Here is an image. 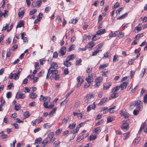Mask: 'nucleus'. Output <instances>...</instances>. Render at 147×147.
<instances>
[{
  "mask_svg": "<svg viewBox=\"0 0 147 147\" xmlns=\"http://www.w3.org/2000/svg\"><path fill=\"white\" fill-rule=\"evenodd\" d=\"M95 107L96 105L94 103L92 105H90L87 107V111H89L92 109H94L95 108Z\"/></svg>",
  "mask_w": 147,
  "mask_h": 147,
  "instance_id": "nucleus-16",
  "label": "nucleus"
},
{
  "mask_svg": "<svg viewBox=\"0 0 147 147\" xmlns=\"http://www.w3.org/2000/svg\"><path fill=\"white\" fill-rule=\"evenodd\" d=\"M96 135H90L89 138V140H95L96 138Z\"/></svg>",
  "mask_w": 147,
  "mask_h": 147,
  "instance_id": "nucleus-30",
  "label": "nucleus"
},
{
  "mask_svg": "<svg viewBox=\"0 0 147 147\" xmlns=\"http://www.w3.org/2000/svg\"><path fill=\"white\" fill-rule=\"evenodd\" d=\"M88 45L89 48H92L94 45V44L93 42H91L88 44Z\"/></svg>",
  "mask_w": 147,
  "mask_h": 147,
  "instance_id": "nucleus-53",
  "label": "nucleus"
},
{
  "mask_svg": "<svg viewBox=\"0 0 147 147\" xmlns=\"http://www.w3.org/2000/svg\"><path fill=\"white\" fill-rule=\"evenodd\" d=\"M21 8L20 9L19 12L18 13V15L19 17H22L24 13V10L23 9L21 10Z\"/></svg>",
  "mask_w": 147,
  "mask_h": 147,
  "instance_id": "nucleus-17",
  "label": "nucleus"
},
{
  "mask_svg": "<svg viewBox=\"0 0 147 147\" xmlns=\"http://www.w3.org/2000/svg\"><path fill=\"white\" fill-rule=\"evenodd\" d=\"M84 138V136L83 135H82L79 136L77 140L78 142H79L80 140H82Z\"/></svg>",
  "mask_w": 147,
  "mask_h": 147,
  "instance_id": "nucleus-37",
  "label": "nucleus"
},
{
  "mask_svg": "<svg viewBox=\"0 0 147 147\" xmlns=\"http://www.w3.org/2000/svg\"><path fill=\"white\" fill-rule=\"evenodd\" d=\"M124 35V32H121L120 31L119 32V34H118L117 35V37L119 38H122Z\"/></svg>",
  "mask_w": 147,
  "mask_h": 147,
  "instance_id": "nucleus-28",
  "label": "nucleus"
},
{
  "mask_svg": "<svg viewBox=\"0 0 147 147\" xmlns=\"http://www.w3.org/2000/svg\"><path fill=\"white\" fill-rule=\"evenodd\" d=\"M69 61V60H67V59H66L65 61H64V65L67 67H69L71 65V63Z\"/></svg>",
  "mask_w": 147,
  "mask_h": 147,
  "instance_id": "nucleus-13",
  "label": "nucleus"
},
{
  "mask_svg": "<svg viewBox=\"0 0 147 147\" xmlns=\"http://www.w3.org/2000/svg\"><path fill=\"white\" fill-rule=\"evenodd\" d=\"M93 98L94 96L92 94H90L87 95L86 97V99L87 100V103H89L90 102L89 100Z\"/></svg>",
  "mask_w": 147,
  "mask_h": 147,
  "instance_id": "nucleus-8",
  "label": "nucleus"
},
{
  "mask_svg": "<svg viewBox=\"0 0 147 147\" xmlns=\"http://www.w3.org/2000/svg\"><path fill=\"white\" fill-rule=\"evenodd\" d=\"M69 117H67L64 118L62 120L63 124H65L67 122V120L69 119Z\"/></svg>",
  "mask_w": 147,
  "mask_h": 147,
  "instance_id": "nucleus-31",
  "label": "nucleus"
},
{
  "mask_svg": "<svg viewBox=\"0 0 147 147\" xmlns=\"http://www.w3.org/2000/svg\"><path fill=\"white\" fill-rule=\"evenodd\" d=\"M101 128L100 127H98L94 129V131L96 133H99L101 131Z\"/></svg>",
  "mask_w": 147,
  "mask_h": 147,
  "instance_id": "nucleus-27",
  "label": "nucleus"
},
{
  "mask_svg": "<svg viewBox=\"0 0 147 147\" xmlns=\"http://www.w3.org/2000/svg\"><path fill=\"white\" fill-rule=\"evenodd\" d=\"M112 93L111 95V97L112 99L115 98L119 96V94L117 92H112Z\"/></svg>",
  "mask_w": 147,
  "mask_h": 147,
  "instance_id": "nucleus-18",
  "label": "nucleus"
},
{
  "mask_svg": "<svg viewBox=\"0 0 147 147\" xmlns=\"http://www.w3.org/2000/svg\"><path fill=\"white\" fill-rule=\"evenodd\" d=\"M136 30L138 31H140L142 29V26H141V24H138V26L136 27Z\"/></svg>",
  "mask_w": 147,
  "mask_h": 147,
  "instance_id": "nucleus-56",
  "label": "nucleus"
},
{
  "mask_svg": "<svg viewBox=\"0 0 147 147\" xmlns=\"http://www.w3.org/2000/svg\"><path fill=\"white\" fill-rule=\"evenodd\" d=\"M118 60V57L117 55H115L114 56L113 62H115Z\"/></svg>",
  "mask_w": 147,
  "mask_h": 147,
  "instance_id": "nucleus-41",
  "label": "nucleus"
},
{
  "mask_svg": "<svg viewBox=\"0 0 147 147\" xmlns=\"http://www.w3.org/2000/svg\"><path fill=\"white\" fill-rule=\"evenodd\" d=\"M9 25L7 24H5V26H3L1 30V31H3L5 30L6 29L7 30L8 28L7 27H8Z\"/></svg>",
  "mask_w": 147,
  "mask_h": 147,
  "instance_id": "nucleus-54",
  "label": "nucleus"
},
{
  "mask_svg": "<svg viewBox=\"0 0 147 147\" xmlns=\"http://www.w3.org/2000/svg\"><path fill=\"white\" fill-rule=\"evenodd\" d=\"M24 25V22L23 20L20 21L18 23L16 28L18 27H21Z\"/></svg>",
  "mask_w": 147,
  "mask_h": 147,
  "instance_id": "nucleus-21",
  "label": "nucleus"
},
{
  "mask_svg": "<svg viewBox=\"0 0 147 147\" xmlns=\"http://www.w3.org/2000/svg\"><path fill=\"white\" fill-rule=\"evenodd\" d=\"M52 126L49 123H47L44 124L43 127L45 128H49Z\"/></svg>",
  "mask_w": 147,
  "mask_h": 147,
  "instance_id": "nucleus-29",
  "label": "nucleus"
},
{
  "mask_svg": "<svg viewBox=\"0 0 147 147\" xmlns=\"http://www.w3.org/2000/svg\"><path fill=\"white\" fill-rule=\"evenodd\" d=\"M78 21V20L77 18H75V19H71L70 22L71 23L75 24Z\"/></svg>",
  "mask_w": 147,
  "mask_h": 147,
  "instance_id": "nucleus-33",
  "label": "nucleus"
},
{
  "mask_svg": "<svg viewBox=\"0 0 147 147\" xmlns=\"http://www.w3.org/2000/svg\"><path fill=\"white\" fill-rule=\"evenodd\" d=\"M75 47V45H72L67 49V51L68 52H70L74 50Z\"/></svg>",
  "mask_w": 147,
  "mask_h": 147,
  "instance_id": "nucleus-20",
  "label": "nucleus"
},
{
  "mask_svg": "<svg viewBox=\"0 0 147 147\" xmlns=\"http://www.w3.org/2000/svg\"><path fill=\"white\" fill-rule=\"evenodd\" d=\"M121 129L124 131H126L129 128V125L127 122V121L123 120L122 121V124L121 126Z\"/></svg>",
  "mask_w": 147,
  "mask_h": 147,
  "instance_id": "nucleus-2",
  "label": "nucleus"
},
{
  "mask_svg": "<svg viewBox=\"0 0 147 147\" xmlns=\"http://www.w3.org/2000/svg\"><path fill=\"white\" fill-rule=\"evenodd\" d=\"M91 84V83L87 82L84 85V87L85 88H87L90 86Z\"/></svg>",
  "mask_w": 147,
  "mask_h": 147,
  "instance_id": "nucleus-55",
  "label": "nucleus"
},
{
  "mask_svg": "<svg viewBox=\"0 0 147 147\" xmlns=\"http://www.w3.org/2000/svg\"><path fill=\"white\" fill-rule=\"evenodd\" d=\"M29 114V112L28 111H26L24 113V115L25 118H28L29 117L30 115Z\"/></svg>",
  "mask_w": 147,
  "mask_h": 147,
  "instance_id": "nucleus-44",
  "label": "nucleus"
},
{
  "mask_svg": "<svg viewBox=\"0 0 147 147\" xmlns=\"http://www.w3.org/2000/svg\"><path fill=\"white\" fill-rule=\"evenodd\" d=\"M106 32V30L105 29H100L96 32V35H100L105 33Z\"/></svg>",
  "mask_w": 147,
  "mask_h": 147,
  "instance_id": "nucleus-10",
  "label": "nucleus"
},
{
  "mask_svg": "<svg viewBox=\"0 0 147 147\" xmlns=\"http://www.w3.org/2000/svg\"><path fill=\"white\" fill-rule=\"evenodd\" d=\"M129 134L130 133L129 132H126V133L125 134H124V138L123 139L125 140L128 139L129 137Z\"/></svg>",
  "mask_w": 147,
  "mask_h": 147,
  "instance_id": "nucleus-32",
  "label": "nucleus"
},
{
  "mask_svg": "<svg viewBox=\"0 0 147 147\" xmlns=\"http://www.w3.org/2000/svg\"><path fill=\"white\" fill-rule=\"evenodd\" d=\"M115 106H114L113 107H111L109 109V111H110V113H111L114 112V109L115 108Z\"/></svg>",
  "mask_w": 147,
  "mask_h": 147,
  "instance_id": "nucleus-57",
  "label": "nucleus"
},
{
  "mask_svg": "<svg viewBox=\"0 0 147 147\" xmlns=\"http://www.w3.org/2000/svg\"><path fill=\"white\" fill-rule=\"evenodd\" d=\"M57 109V107L54 108L52 111L50 112L49 116L51 117L52 116H53V114L55 113Z\"/></svg>",
  "mask_w": 147,
  "mask_h": 147,
  "instance_id": "nucleus-24",
  "label": "nucleus"
},
{
  "mask_svg": "<svg viewBox=\"0 0 147 147\" xmlns=\"http://www.w3.org/2000/svg\"><path fill=\"white\" fill-rule=\"evenodd\" d=\"M76 126V123H73L70 124L69 126V127L71 129H73Z\"/></svg>",
  "mask_w": 147,
  "mask_h": 147,
  "instance_id": "nucleus-40",
  "label": "nucleus"
},
{
  "mask_svg": "<svg viewBox=\"0 0 147 147\" xmlns=\"http://www.w3.org/2000/svg\"><path fill=\"white\" fill-rule=\"evenodd\" d=\"M37 95L35 93H32L29 94V97L31 98L34 99L36 98Z\"/></svg>",
  "mask_w": 147,
  "mask_h": 147,
  "instance_id": "nucleus-23",
  "label": "nucleus"
},
{
  "mask_svg": "<svg viewBox=\"0 0 147 147\" xmlns=\"http://www.w3.org/2000/svg\"><path fill=\"white\" fill-rule=\"evenodd\" d=\"M13 26V24L12 23V24L9 27H7L8 28L7 30V32H9L10 31L12 28Z\"/></svg>",
  "mask_w": 147,
  "mask_h": 147,
  "instance_id": "nucleus-61",
  "label": "nucleus"
},
{
  "mask_svg": "<svg viewBox=\"0 0 147 147\" xmlns=\"http://www.w3.org/2000/svg\"><path fill=\"white\" fill-rule=\"evenodd\" d=\"M36 10L35 9H33L31 10L30 13V15H32L36 12Z\"/></svg>",
  "mask_w": 147,
  "mask_h": 147,
  "instance_id": "nucleus-50",
  "label": "nucleus"
},
{
  "mask_svg": "<svg viewBox=\"0 0 147 147\" xmlns=\"http://www.w3.org/2000/svg\"><path fill=\"white\" fill-rule=\"evenodd\" d=\"M120 88L119 86H117L115 87L112 90V92H116Z\"/></svg>",
  "mask_w": 147,
  "mask_h": 147,
  "instance_id": "nucleus-35",
  "label": "nucleus"
},
{
  "mask_svg": "<svg viewBox=\"0 0 147 147\" xmlns=\"http://www.w3.org/2000/svg\"><path fill=\"white\" fill-rule=\"evenodd\" d=\"M62 131V129H58L55 132L56 134L57 135L60 134Z\"/></svg>",
  "mask_w": 147,
  "mask_h": 147,
  "instance_id": "nucleus-60",
  "label": "nucleus"
},
{
  "mask_svg": "<svg viewBox=\"0 0 147 147\" xmlns=\"http://www.w3.org/2000/svg\"><path fill=\"white\" fill-rule=\"evenodd\" d=\"M82 62V60L81 59H78L76 61V65H79L80 63Z\"/></svg>",
  "mask_w": 147,
  "mask_h": 147,
  "instance_id": "nucleus-47",
  "label": "nucleus"
},
{
  "mask_svg": "<svg viewBox=\"0 0 147 147\" xmlns=\"http://www.w3.org/2000/svg\"><path fill=\"white\" fill-rule=\"evenodd\" d=\"M103 78L102 77H99L95 80L94 82L95 84L94 85L95 87L99 86L100 85V83L102 81Z\"/></svg>",
  "mask_w": 147,
  "mask_h": 147,
  "instance_id": "nucleus-3",
  "label": "nucleus"
},
{
  "mask_svg": "<svg viewBox=\"0 0 147 147\" xmlns=\"http://www.w3.org/2000/svg\"><path fill=\"white\" fill-rule=\"evenodd\" d=\"M141 140V138L140 137H137L135 138L134 140L133 143L134 144H138Z\"/></svg>",
  "mask_w": 147,
  "mask_h": 147,
  "instance_id": "nucleus-22",
  "label": "nucleus"
},
{
  "mask_svg": "<svg viewBox=\"0 0 147 147\" xmlns=\"http://www.w3.org/2000/svg\"><path fill=\"white\" fill-rule=\"evenodd\" d=\"M77 80L78 82L77 87H79L80 86L82 83L83 82L84 80L83 79L81 78L80 76H78L77 78Z\"/></svg>",
  "mask_w": 147,
  "mask_h": 147,
  "instance_id": "nucleus-7",
  "label": "nucleus"
},
{
  "mask_svg": "<svg viewBox=\"0 0 147 147\" xmlns=\"http://www.w3.org/2000/svg\"><path fill=\"white\" fill-rule=\"evenodd\" d=\"M144 102L145 103H147V94H146L144 97Z\"/></svg>",
  "mask_w": 147,
  "mask_h": 147,
  "instance_id": "nucleus-64",
  "label": "nucleus"
},
{
  "mask_svg": "<svg viewBox=\"0 0 147 147\" xmlns=\"http://www.w3.org/2000/svg\"><path fill=\"white\" fill-rule=\"evenodd\" d=\"M146 123H144L141 126L139 130V133L140 132H141L142 130L144 129V127L145 126Z\"/></svg>",
  "mask_w": 147,
  "mask_h": 147,
  "instance_id": "nucleus-48",
  "label": "nucleus"
},
{
  "mask_svg": "<svg viewBox=\"0 0 147 147\" xmlns=\"http://www.w3.org/2000/svg\"><path fill=\"white\" fill-rule=\"evenodd\" d=\"M143 36V33L139 34H137L135 37V38L136 40L139 39L140 38Z\"/></svg>",
  "mask_w": 147,
  "mask_h": 147,
  "instance_id": "nucleus-39",
  "label": "nucleus"
},
{
  "mask_svg": "<svg viewBox=\"0 0 147 147\" xmlns=\"http://www.w3.org/2000/svg\"><path fill=\"white\" fill-rule=\"evenodd\" d=\"M102 111H103V113L104 114H106L109 111L108 110V108L107 107H105L102 108Z\"/></svg>",
  "mask_w": 147,
  "mask_h": 147,
  "instance_id": "nucleus-36",
  "label": "nucleus"
},
{
  "mask_svg": "<svg viewBox=\"0 0 147 147\" xmlns=\"http://www.w3.org/2000/svg\"><path fill=\"white\" fill-rule=\"evenodd\" d=\"M51 9V7H46L45 9V12L47 13H48Z\"/></svg>",
  "mask_w": 147,
  "mask_h": 147,
  "instance_id": "nucleus-49",
  "label": "nucleus"
},
{
  "mask_svg": "<svg viewBox=\"0 0 147 147\" xmlns=\"http://www.w3.org/2000/svg\"><path fill=\"white\" fill-rule=\"evenodd\" d=\"M107 100V97L101 99L100 102L98 103V105H102L105 103Z\"/></svg>",
  "mask_w": 147,
  "mask_h": 147,
  "instance_id": "nucleus-25",
  "label": "nucleus"
},
{
  "mask_svg": "<svg viewBox=\"0 0 147 147\" xmlns=\"http://www.w3.org/2000/svg\"><path fill=\"white\" fill-rule=\"evenodd\" d=\"M127 82H123L119 86L120 88H121V90H123L125 89L127 86Z\"/></svg>",
  "mask_w": 147,
  "mask_h": 147,
  "instance_id": "nucleus-9",
  "label": "nucleus"
},
{
  "mask_svg": "<svg viewBox=\"0 0 147 147\" xmlns=\"http://www.w3.org/2000/svg\"><path fill=\"white\" fill-rule=\"evenodd\" d=\"M111 86V84L109 83H105L104 85V89L105 90H107L109 89Z\"/></svg>",
  "mask_w": 147,
  "mask_h": 147,
  "instance_id": "nucleus-19",
  "label": "nucleus"
},
{
  "mask_svg": "<svg viewBox=\"0 0 147 147\" xmlns=\"http://www.w3.org/2000/svg\"><path fill=\"white\" fill-rule=\"evenodd\" d=\"M109 65L108 63H106L105 64H103L100 65L99 67V70H102L105 68L106 67L108 66Z\"/></svg>",
  "mask_w": 147,
  "mask_h": 147,
  "instance_id": "nucleus-12",
  "label": "nucleus"
},
{
  "mask_svg": "<svg viewBox=\"0 0 147 147\" xmlns=\"http://www.w3.org/2000/svg\"><path fill=\"white\" fill-rule=\"evenodd\" d=\"M54 134L53 132H51L49 134L47 138L49 141V143L53 142L55 140V138L54 137Z\"/></svg>",
  "mask_w": 147,
  "mask_h": 147,
  "instance_id": "nucleus-4",
  "label": "nucleus"
},
{
  "mask_svg": "<svg viewBox=\"0 0 147 147\" xmlns=\"http://www.w3.org/2000/svg\"><path fill=\"white\" fill-rule=\"evenodd\" d=\"M58 66V65L55 62H54L51 65V67L49 69H52L53 68L54 69H57Z\"/></svg>",
  "mask_w": 147,
  "mask_h": 147,
  "instance_id": "nucleus-14",
  "label": "nucleus"
},
{
  "mask_svg": "<svg viewBox=\"0 0 147 147\" xmlns=\"http://www.w3.org/2000/svg\"><path fill=\"white\" fill-rule=\"evenodd\" d=\"M139 110L138 109H135L133 112L134 115H138L139 113Z\"/></svg>",
  "mask_w": 147,
  "mask_h": 147,
  "instance_id": "nucleus-52",
  "label": "nucleus"
},
{
  "mask_svg": "<svg viewBox=\"0 0 147 147\" xmlns=\"http://www.w3.org/2000/svg\"><path fill=\"white\" fill-rule=\"evenodd\" d=\"M35 69H38L40 68L39 63L38 62H36L34 65Z\"/></svg>",
  "mask_w": 147,
  "mask_h": 147,
  "instance_id": "nucleus-58",
  "label": "nucleus"
},
{
  "mask_svg": "<svg viewBox=\"0 0 147 147\" xmlns=\"http://www.w3.org/2000/svg\"><path fill=\"white\" fill-rule=\"evenodd\" d=\"M48 72L49 73V74L52 73L53 74H56L58 73V71L57 70H52V69H49L48 70Z\"/></svg>",
  "mask_w": 147,
  "mask_h": 147,
  "instance_id": "nucleus-15",
  "label": "nucleus"
},
{
  "mask_svg": "<svg viewBox=\"0 0 147 147\" xmlns=\"http://www.w3.org/2000/svg\"><path fill=\"white\" fill-rule=\"evenodd\" d=\"M102 51V50H98L95 51L93 53L92 56H93L96 55L98 53H99L100 52V51Z\"/></svg>",
  "mask_w": 147,
  "mask_h": 147,
  "instance_id": "nucleus-51",
  "label": "nucleus"
},
{
  "mask_svg": "<svg viewBox=\"0 0 147 147\" xmlns=\"http://www.w3.org/2000/svg\"><path fill=\"white\" fill-rule=\"evenodd\" d=\"M116 36L117 34L115 32L114 33H113L112 32H111L109 35V37H115Z\"/></svg>",
  "mask_w": 147,
  "mask_h": 147,
  "instance_id": "nucleus-45",
  "label": "nucleus"
},
{
  "mask_svg": "<svg viewBox=\"0 0 147 147\" xmlns=\"http://www.w3.org/2000/svg\"><path fill=\"white\" fill-rule=\"evenodd\" d=\"M12 94L11 92H7L6 94V96L8 98H11V96Z\"/></svg>",
  "mask_w": 147,
  "mask_h": 147,
  "instance_id": "nucleus-46",
  "label": "nucleus"
},
{
  "mask_svg": "<svg viewBox=\"0 0 147 147\" xmlns=\"http://www.w3.org/2000/svg\"><path fill=\"white\" fill-rule=\"evenodd\" d=\"M66 48L65 47H63L61 49L59 53H60L59 56H63L65 54L66 51Z\"/></svg>",
  "mask_w": 147,
  "mask_h": 147,
  "instance_id": "nucleus-6",
  "label": "nucleus"
},
{
  "mask_svg": "<svg viewBox=\"0 0 147 147\" xmlns=\"http://www.w3.org/2000/svg\"><path fill=\"white\" fill-rule=\"evenodd\" d=\"M19 75L16 73L13 74V79L15 80L18 79L19 78Z\"/></svg>",
  "mask_w": 147,
  "mask_h": 147,
  "instance_id": "nucleus-43",
  "label": "nucleus"
},
{
  "mask_svg": "<svg viewBox=\"0 0 147 147\" xmlns=\"http://www.w3.org/2000/svg\"><path fill=\"white\" fill-rule=\"evenodd\" d=\"M42 139L41 138H38L35 140V143L36 144H40L42 141Z\"/></svg>",
  "mask_w": 147,
  "mask_h": 147,
  "instance_id": "nucleus-34",
  "label": "nucleus"
},
{
  "mask_svg": "<svg viewBox=\"0 0 147 147\" xmlns=\"http://www.w3.org/2000/svg\"><path fill=\"white\" fill-rule=\"evenodd\" d=\"M25 96V94L22 93L21 92H18L16 96V98L17 99L19 98L23 99Z\"/></svg>",
  "mask_w": 147,
  "mask_h": 147,
  "instance_id": "nucleus-5",
  "label": "nucleus"
},
{
  "mask_svg": "<svg viewBox=\"0 0 147 147\" xmlns=\"http://www.w3.org/2000/svg\"><path fill=\"white\" fill-rule=\"evenodd\" d=\"M115 119V118L114 117H109L107 119V122L109 123L112 122Z\"/></svg>",
  "mask_w": 147,
  "mask_h": 147,
  "instance_id": "nucleus-26",
  "label": "nucleus"
},
{
  "mask_svg": "<svg viewBox=\"0 0 147 147\" xmlns=\"http://www.w3.org/2000/svg\"><path fill=\"white\" fill-rule=\"evenodd\" d=\"M104 56L106 58H107L110 56L108 52L107 51L106 53H105L104 54Z\"/></svg>",
  "mask_w": 147,
  "mask_h": 147,
  "instance_id": "nucleus-62",
  "label": "nucleus"
},
{
  "mask_svg": "<svg viewBox=\"0 0 147 147\" xmlns=\"http://www.w3.org/2000/svg\"><path fill=\"white\" fill-rule=\"evenodd\" d=\"M127 13H125L123 15H122V16H121L119 17L117 19H123V18H125L127 16Z\"/></svg>",
  "mask_w": 147,
  "mask_h": 147,
  "instance_id": "nucleus-42",
  "label": "nucleus"
},
{
  "mask_svg": "<svg viewBox=\"0 0 147 147\" xmlns=\"http://www.w3.org/2000/svg\"><path fill=\"white\" fill-rule=\"evenodd\" d=\"M136 107V108L140 111V109L142 107V102L139 100H137L134 102L133 105H133Z\"/></svg>",
  "mask_w": 147,
  "mask_h": 147,
  "instance_id": "nucleus-1",
  "label": "nucleus"
},
{
  "mask_svg": "<svg viewBox=\"0 0 147 147\" xmlns=\"http://www.w3.org/2000/svg\"><path fill=\"white\" fill-rule=\"evenodd\" d=\"M48 143H49V141L48 140L47 138H46L43 140L42 144L45 145Z\"/></svg>",
  "mask_w": 147,
  "mask_h": 147,
  "instance_id": "nucleus-38",
  "label": "nucleus"
},
{
  "mask_svg": "<svg viewBox=\"0 0 147 147\" xmlns=\"http://www.w3.org/2000/svg\"><path fill=\"white\" fill-rule=\"evenodd\" d=\"M51 99V98L49 97H45L44 101H46L47 102H49Z\"/></svg>",
  "mask_w": 147,
  "mask_h": 147,
  "instance_id": "nucleus-63",
  "label": "nucleus"
},
{
  "mask_svg": "<svg viewBox=\"0 0 147 147\" xmlns=\"http://www.w3.org/2000/svg\"><path fill=\"white\" fill-rule=\"evenodd\" d=\"M104 121L103 119H101L100 121H98L96 124L95 126H98L100 125V124L102 123Z\"/></svg>",
  "mask_w": 147,
  "mask_h": 147,
  "instance_id": "nucleus-59",
  "label": "nucleus"
},
{
  "mask_svg": "<svg viewBox=\"0 0 147 147\" xmlns=\"http://www.w3.org/2000/svg\"><path fill=\"white\" fill-rule=\"evenodd\" d=\"M76 55L74 54H71L69 55L66 58L67 60L70 61L74 60L76 57Z\"/></svg>",
  "mask_w": 147,
  "mask_h": 147,
  "instance_id": "nucleus-11",
  "label": "nucleus"
}]
</instances>
